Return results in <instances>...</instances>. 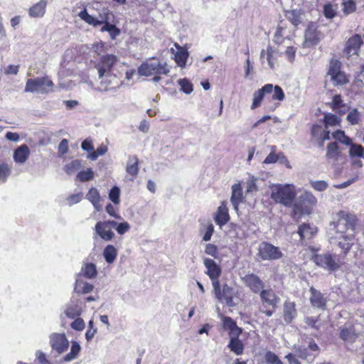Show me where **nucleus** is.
I'll use <instances>...</instances> for the list:
<instances>
[{
  "mask_svg": "<svg viewBox=\"0 0 364 364\" xmlns=\"http://www.w3.org/2000/svg\"><path fill=\"white\" fill-rule=\"evenodd\" d=\"M357 222L358 219L355 215L340 211L336 215L330 225L335 231L334 234H347L355 232Z\"/></svg>",
  "mask_w": 364,
  "mask_h": 364,
  "instance_id": "1",
  "label": "nucleus"
},
{
  "mask_svg": "<svg viewBox=\"0 0 364 364\" xmlns=\"http://www.w3.org/2000/svg\"><path fill=\"white\" fill-rule=\"evenodd\" d=\"M271 198L277 203L290 206L295 197V187L292 184H273L270 187Z\"/></svg>",
  "mask_w": 364,
  "mask_h": 364,
  "instance_id": "2",
  "label": "nucleus"
},
{
  "mask_svg": "<svg viewBox=\"0 0 364 364\" xmlns=\"http://www.w3.org/2000/svg\"><path fill=\"white\" fill-rule=\"evenodd\" d=\"M53 81L48 75H45L41 77L28 79L24 91L26 92L48 94L53 92Z\"/></svg>",
  "mask_w": 364,
  "mask_h": 364,
  "instance_id": "3",
  "label": "nucleus"
},
{
  "mask_svg": "<svg viewBox=\"0 0 364 364\" xmlns=\"http://www.w3.org/2000/svg\"><path fill=\"white\" fill-rule=\"evenodd\" d=\"M137 71L139 75L149 77L153 75H168L170 68L166 62H161L153 58L151 61L142 63Z\"/></svg>",
  "mask_w": 364,
  "mask_h": 364,
  "instance_id": "4",
  "label": "nucleus"
},
{
  "mask_svg": "<svg viewBox=\"0 0 364 364\" xmlns=\"http://www.w3.org/2000/svg\"><path fill=\"white\" fill-rule=\"evenodd\" d=\"M312 260L317 266L330 272L336 271L341 264L338 256L329 252L316 254Z\"/></svg>",
  "mask_w": 364,
  "mask_h": 364,
  "instance_id": "5",
  "label": "nucleus"
},
{
  "mask_svg": "<svg viewBox=\"0 0 364 364\" xmlns=\"http://www.w3.org/2000/svg\"><path fill=\"white\" fill-rule=\"evenodd\" d=\"M319 352V347L311 338H307L304 343L296 348L298 356L309 363L313 362Z\"/></svg>",
  "mask_w": 364,
  "mask_h": 364,
  "instance_id": "6",
  "label": "nucleus"
},
{
  "mask_svg": "<svg viewBox=\"0 0 364 364\" xmlns=\"http://www.w3.org/2000/svg\"><path fill=\"white\" fill-rule=\"evenodd\" d=\"M355 232L347 234H333L329 237V242L333 246L338 247L346 255L354 245Z\"/></svg>",
  "mask_w": 364,
  "mask_h": 364,
  "instance_id": "7",
  "label": "nucleus"
},
{
  "mask_svg": "<svg viewBox=\"0 0 364 364\" xmlns=\"http://www.w3.org/2000/svg\"><path fill=\"white\" fill-rule=\"evenodd\" d=\"M258 256L263 260H277L282 257L283 253L278 247L262 242L258 247Z\"/></svg>",
  "mask_w": 364,
  "mask_h": 364,
  "instance_id": "8",
  "label": "nucleus"
},
{
  "mask_svg": "<svg viewBox=\"0 0 364 364\" xmlns=\"http://www.w3.org/2000/svg\"><path fill=\"white\" fill-rule=\"evenodd\" d=\"M117 223L114 220L100 221L95 227L96 233L104 240L110 241L114 236L112 228H115Z\"/></svg>",
  "mask_w": 364,
  "mask_h": 364,
  "instance_id": "9",
  "label": "nucleus"
},
{
  "mask_svg": "<svg viewBox=\"0 0 364 364\" xmlns=\"http://www.w3.org/2000/svg\"><path fill=\"white\" fill-rule=\"evenodd\" d=\"M50 345L53 350L62 354L68 350L69 341L65 333H53L50 336Z\"/></svg>",
  "mask_w": 364,
  "mask_h": 364,
  "instance_id": "10",
  "label": "nucleus"
},
{
  "mask_svg": "<svg viewBox=\"0 0 364 364\" xmlns=\"http://www.w3.org/2000/svg\"><path fill=\"white\" fill-rule=\"evenodd\" d=\"M117 61V57L112 54L102 55L100 62L95 65L97 70L99 77H102L105 74L111 73V70Z\"/></svg>",
  "mask_w": 364,
  "mask_h": 364,
  "instance_id": "11",
  "label": "nucleus"
},
{
  "mask_svg": "<svg viewBox=\"0 0 364 364\" xmlns=\"http://www.w3.org/2000/svg\"><path fill=\"white\" fill-rule=\"evenodd\" d=\"M243 283L255 294L260 293L264 287V283L259 277L253 274H247L242 277Z\"/></svg>",
  "mask_w": 364,
  "mask_h": 364,
  "instance_id": "12",
  "label": "nucleus"
},
{
  "mask_svg": "<svg viewBox=\"0 0 364 364\" xmlns=\"http://www.w3.org/2000/svg\"><path fill=\"white\" fill-rule=\"evenodd\" d=\"M100 80V86L98 90L101 92H107L109 90H114L119 87V80L116 75L112 73L105 74L102 77H99Z\"/></svg>",
  "mask_w": 364,
  "mask_h": 364,
  "instance_id": "13",
  "label": "nucleus"
},
{
  "mask_svg": "<svg viewBox=\"0 0 364 364\" xmlns=\"http://www.w3.org/2000/svg\"><path fill=\"white\" fill-rule=\"evenodd\" d=\"M311 296L309 301L311 304L317 309L324 310L326 307L327 299L324 295L316 289L314 287H311L309 289Z\"/></svg>",
  "mask_w": 364,
  "mask_h": 364,
  "instance_id": "14",
  "label": "nucleus"
},
{
  "mask_svg": "<svg viewBox=\"0 0 364 364\" xmlns=\"http://www.w3.org/2000/svg\"><path fill=\"white\" fill-rule=\"evenodd\" d=\"M363 43L362 38L360 35L355 34L350 38L346 44L344 53L348 57L353 55H358V50Z\"/></svg>",
  "mask_w": 364,
  "mask_h": 364,
  "instance_id": "15",
  "label": "nucleus"
},
{
  "mask_svg": "<svg viewBox=\"0 0 364 364\" xmlns=\"http://www.w3.org/2000/svg\"><path fill=\"white\" fill-rule=\"evenodd\" d=\"M273 91L272 84H266L262 88L255 91L253 94L252 103L251 109H255V108L260 106L265 95L271 94Z\"/></svg>",
  "mask_w": 364,
  "mask_h": 364,
  "instance_id": "16",
  "label": "nucleus"
},
{
  "mask_svg": "<svg viewBox=\"0 0 364 364\" xmlns=\"http://www.w3.org/2000/svg\"><path fill=\"white\" fill-rule=\"evenodd\" d=\"M204 265L207 269L206 274L211 281L218 280L221 274V269L219 265L212 259H204Z\"/></svg>",
  "mask_w": 364,
  "mask_h": 364,
  "instance_id": "17",
  "label": "nucleus"
},
{
  "mask_svg": "<svg viewBox=\"0 0 364 364\" xmlns=\"http://www.w3.org/2000/svg\"><path fill=\"white\" fill-rule=\"evenodd\" d=\"M79 17L83 20L85 22L87 23L90 25H92L94 26H97L98 25H101L104 23V21L107 20H109V16H112V14L108 11L105 14V17L101 16V20H98L95 17L90 15L87 10L85 9L81 11L79 14Z\"/></svg>",
  "mask_w": 364,
  "mask_h": 364,
  "instance_id": "18",
  "label": "nucleus"
},
{
  "mask_svg": "<svg viewBox=\"0 0 364 364\" xmlns=\"http://www.w3.org/2000/svg\"><path fill=\"white\" fill-rule=\"evenodd\" d=\"M79 17L83 20L85 22L87 23L90 25H92L94 26H97L98 25H101L104 23V21L107 20H109V16H112V14L108 11L105 14V17L101 16V20H98L95 17L90 15L87 10L85 9L81 11L79 14Z\"/></svg>",
  "mask_w": 364,
  "mask_h": 364,
  "instance_id": "19",
  "label": "nucleus"
},
{
  "mask_svg": "<svg viewBox=\"0 0 364 364\" xmlns=\"http://www.w3.org/2000/svg\"><path fill=\"white\" fill-rule=\"evenodd\" d=\"M215 222L217 225L222 227L225 225L230 220L228 208L225 202H223L221 205L218 208V210L214 216Z\"/></svg>",
  "mask_w": 364,
  "mask_h": 364,
  "instance_id": "20",
  "label": "nucleus"
},
{
  "mask_svg": "<svg viewBox=\"0 0 364 364\" xmlns=\"http://www.w3.org/2000/svg\"><path fill=\"white\" fill-rule=\"evenodd\" d=\"M223 326L224 329L229 331L230 337L240 336L242 332V329L238 327L236 322L229 316L223 317Z\"/></svg>",
  "mask_w": 364,
  "mask_h": 364,
  "instance_id": "21",
  "label": "nucleus"
},
{
  "mask_svg": "<svg viewBox=\"0 0 364 364\" xmlns=\"http://www.w3.org/2000/svg\"><path fill=\"white\" fill-rule=\"evenodd\" d=\"M316 232V227L309 223H304L299 225L297 231L299 235L300 236L301 240L311 239L314 237Z\"/></svg>",
  "mask_w": 364,
  "mask_h": 364,
  "instance_id": "22",
  "label": "nucleus"
},
{
  "mask_svg": "<svg viewBox=\"0 0 364 364\" xmlns=\"http://www.w3.org/2000/svg\"><path fill=\"white\" fill-rule=\"evenodd\" d=\"M259 295L262 303H265L273 308H275L279 302V298L272 289H263Z\"/></svg>",
  "mask_w": 364,
  "mask_h": 364,
  "instance_id": "23",
  "label": "nucleus"
},
{
  "mask_svg": "<svg viewBox=\"0 0 364 364\" xmlns=\"http://www.w3.org/2000/svg\"><path fill=\"white\" fill-rule=\"evenodd\" d=\"M30 149L26 144H22L18 147L14 153V160L16 163L23 164L28 159Z\"/></svg>",
  "mask_w": 364,
  "mask_h": 364,
  "instance_id": "24",
  "label": "nucleus"
},
{
  "mask_svg": "<svg viewBox=\"0 0 364 364\" xmlns=\"http://www.w3.org/2000/svg\"><path fill=\"white\" fill-rule=\"evenodd\" d=\"M296 305L294 302L286 301L284 304V319L287 323H290L296 316Z\"/></svg>",
  "mask_w": 364,
  "mask_h": 364,
  "instance_id": "25",
  "label": "nucleus"
},
{
  "mask_svg": "<svg viewBox=\"0 0 364 364\" xmlns=\"http://www.w3.org/2000/svg\"><path fill=\"white\" fill-rule=\"evenodd\" d=\"M47 6V1L45 0H41L29 9V15L31 17L40 18L43 17L46 12V8Z\"/></svg>",
  "mask_w": 364,
  "mask_h": 364,
  "instance_id": "26",
  "label": "nucleus"
},
{
  "mask_svg": "<svg viewBox=\"0 0 364 364\" xmlns=\"http://www.w3.org/2000/svg\"><path fill=\"white\" fill-rule=\"evenodd\" d=\"M242 200V191L240 184H234L232 186L231 203L235 210H237L239 204Z\"/></svg>",
  "mask_w": 364,
  "mask_h": 364,
  "instance_id": "27",
  "label": "nucleus"
},
{
  "mask_svg": "<svg viewBox=\"0 0 364 364\" xmlns=\"http://www.w3.org/2000/svg\"><path fill=\"white\" fill-rule=\"evenodd\" d=\"M320 39V33L314 24H310L305 32V40L312 45L316 44Z\"/></svg>",
  "mask_w": 364,
  "mask_h": 364,
  "instance_id": "28",
  "label": "nucleus"
},
{
  "mask_svg": "<svg viewBox=\"0 0 364 364\" xmlns=\"http://www.w3.org/2000/svg\"><path fill=\"white\" fill-rule=\"evenodd\" d=\"M228 346L230 351L233 352L237 355H241L243 353L244 345L242 341L240 340L239 336H235L230 337Z\"/></svg>",
  "mask_w": 364,
  "mask_h": 364,
  "instance_id": "29",
  "label": "nucleus"
},
{
  "mask_svg": "<svg viewBox=\"0 0 364 364\" xmlns=\"http://www.w3.org/2000/svg\"><path fill=\"white\" fill-rule=\"evenodd\" d=\"M86 198L92 203L94 208L97 211L101 210L102 207L100 205V196L97 188H91L86 195Z\"/></svg>",
  "mask_w": 364,
  "mask_h": 364,
  "instance_id": "30",
  "label": "nucleus"
},
{
  "mask_svg": "<svg viewBox=\"0 0 364 364\" xmlns=\"http://www.w3.org/2000/svg\"><path fill=\"white\" fill-rule=\"evenodd\" d=\"M304 13L301 10L293 9L286 11V17L295 26L302 22Z\"/></svg>",
  "mask_w": 364,
  "mask_h": 364,
  "instance_id": "31",
  "label": "nucleus"
},
{
  "mask_svg": "<svg viewBox=\"0 0 364 364\" xmlns=\"http://www.w3.org/2000/svg\"><path fill=\"white\" fill-rule=\"evenodd\" d=\"M126 171L133 176L137 175L139 172V159L136 155L129 156Z\"/></svg>",
  "mask_w": 364,
  "mask_h": 364,
  "instance_id": "32",
  "label": "nucleus"
},
{
  "mask_svg": "<svg viewBox=\"0 0 364 364\" xmlns=\"http://www.w3.org/2000/svg\"><path fill=\"white\" fill-rule=\"evenodd\" d=\"M330 106L333 111L338 112L341 114H343L346 112V106L343 104L340 95H336L333 97L332 102L330 103Z\"/></svg>",
  "mask_w": 364,
  "mask_h": 364,
  "instance_id": "33",
  "label": "nucleus"
},
{
  "mask_svg": "<svg viewBox=\"0 0 364 364\" xmlns=\"http://www.w3.org/2000/svg\"><path fill=\"white\" fill-rule=\"evenodd\" d=\"M103 256L107 263L112 264L117 258V250L113 245H108L103 250Z\"/></svg>",
  "mask_w": 364,
  "mask_h": 364,
  "instance_id": "34",
  "label": "nucleus"
},
{
  "mask_svg": "<svg viewBox=\"0 0 364 364\" xmlns=\"http://www.w3.org/2000/svg\"><path fill=\"white\" fill-rule=\"evenodd\" d=\"M176 47L178 49V52L175 54V60L178 66L183 68L186 64V60L188 57V53L186 50L175 44Z\"/></svg>",
  "mask_w": 364,
  "mask_h": 364,
  "instance_id": "35",
  "label": "nucleus"
},
{
  "mask_svg": "<svg viewBox=\"0 0 364 364\" xmlns=\"http://www.w3.org/2000/svg\"><path fill=\"white\" fill-rule=\"evenodd\" d=\"M233 289L228 284H224L223 287V293H222V301L223 300L225 301L226 304L228 306H233Z\"/></svg>",
  "mask_w": 364,
  "mask_h": 364,
  "instance_id": "36",
  "label": "nucleus"
},
{
  "mask_svg": "<svg viewBox=\"0 0 364 364\" xmlns=\"http://www.w3.org/2000/svg\"><path fill=\"white\" fill-rule=\"evenodd\" d=\"M71 344L70 351L63 358L65 362H70L76 359L81 350L80 345L77 341H73Z\"/></svg>",
  "mask_w": 364,
  "mask_h": 364,
  "instance_id": "37",
  "label": "nucleus"
},
{
  "mask_svg": "<svg viewBox=\"0 0 364 364\" xmlns=\"http://www.w3.org/2000/svg\"><path fill=\"white\" fill-rule=\"evenodd\" d=\"M94 286L91 284L85 282L82 279H77L75 282V291L78 294H87L92 291Z\"/></svg>",
  "mask_w": 364,
  "mask_h": 364,
  "instance_id": "38",
  "label": "nucleus"
},
{
  "mask_svg": "<svg viewBox=\"0 0 364 364\" xmlns=\"http://www.w3.org/2000/svg\"><path fill=\"white\" fill-rule=\"evenodd\" d=\"M81 307L75 303L68 304L64 311L65 316L70 318H74L77 316H79L81 314Z\"/></svg>",
  "mask_w": 364,
  "mask_h": 364,
  "instance_id": "39",
  "label": "nucleus"
},
{
  "mask_svg": "<svg viewBox=\"0 0 364 364\" xmlns=\"http://www.w3.org/2000/svg\"><path fill=\"white\" fill-rule=\"evenodd\" d=\"M80 274L88 279L94 278L97 274L96 266L92 263H87L82 267Z\"/></svg>",
  "mask_w": 364,
  "mask_h": 364,
  "instance_id": "40",
  "label": "nucleus"
},
{
  "mask_svg": "<svg viewBox=\"0 0 364 364\" xmlns=\"http://www.w3.org/2000/svg\"><path fill=\"white\" fill-rule=\"evenodd\" d=\"M349 156L351 159H354L355 157L361 158L364 156V147L358 144H353V142L349 145Z\"/></svg>",
  "mask_w": 364,
  "mask_h": 364,
  "instance_id": "41",
  "label": "nucleus"
},
{
  "mask_svg": "<svg viewBox=\"0 0 364 364\" xmlns=\"http://www.w3.org/2000/svg\"><path fill=\"white\" fill-rule=\"evenodd\" d=\"M323 123L326 129L329 127L340 126L341 119L333 114L327 113L324 115Z\"/></svg>",
  "mask_w": 364,
  "mask_h": 364,
  "instance_id": "42",
  "label": "nucleus"
},
{
  "mask_svg": "<svg viewBox=\"0 0 364 364\" xmlns=\"http://www.w3.org/2000/svg\"><path fill=\"white\" fill-rule=\"evenodd\" d=\"M326 157L336 161L338 157V146L337 143L331 142L327 146Z\"/></svg>",
  "mask_w": 364,
  "mask_h": 364,
  "instance_id": "43",
  "label": "nucleus"
},
{
  "mask_svg": "<svg viewBox=\"0 0 364 364\" xmlns=\"http://www.w3.org/2000/svg\"><path fill=\"white\" fill-rule=\"evenodd\" d=\"M333 137L340 141L341 143L350 145L352 143V139L346 135L344 131L343 130H337L333 133Z\"/></svg>",
  "mask_w": 364,
  "mask_h": 364,
  "instance_id": "44",
  "label": "nucleus"
},
{
  "mask_svg": "<svg viewBox=\"0 0 364 364\" xmlns=\"http://www.w3.org/2000/svg\"><path fill=\"white\" fill-rule=\"evenodd\" d=\"M81 168V162L80 160H74L68 164L64 167V171L68 175H72Z\"/></svg>",
  "mask_w": 364,
  "mask_h": 364,
  "instance_id": "45",
  "label": "nucleus"
},
{
  "mask_svg": "<svg viewBox=\"0 0 364 364\" xmlns=\"http://www.w3.org/2000/svg\"><path fill=\"white\" fill-rule=\"evenodd\" d=\"M276 50L271 46H268L267 48V60L271 69H274L277 65L276 60Z\"/></svg>",
  "mask_w": 364,
  "mask_h": 364,
  "instance_id": "46",
  "label": "nucleus"
},
{
  "mask_svg": "<svg viewBox=\"0 0 364 364\" xmlns=\"http://www.w3.org/2000/svg\"><path fill=\"white\" fill-rule=\"evenodd\" d=\"M200 233L204 232V235L203 237V240L205 242L210 240L213 233L214 232V226L212 223H208L205 225L203 228H201L200 230Z\"/></svg>",
  "mask_w": 364,
  "mask_h": 364,
  "instance_id": "47",
  "label": "nucleus"
},
{
  "mask_svg": "<svg viewBox=\"0 0 364 364\" xmlns=\"http://www.w3.org/2000/svg\"><path fill=\"white\" fill-rule=\"evenodd\" d=\"M300 200L309 205H314L317 203L316 198L311 193L305 191L300 196Z\"/></svg>",
  "mask_w": 364,
  "mask_h": 364,
  "instance_id": "48",
  "label": "nucleus"
},
{
  "mask_svg": "<svg viewBox=\"0 0 364 364\" xmlns=\"http://www.w3.org/2000/svg\"><path fill=\"white\" fill-rule=\"evenodd\" d=\"M272 95L271 97L272 101H282L284 99V92L281 87L279 85H273Z\"/></svg>",
  "mask_w": 364,
  "mask_h": 364,
  "instance_id": "49",
  "label": "nucleus"
},
{
  "mask_svg": "<svg viewBox=\"0 0 364 364\" xmlns=\"http://www.w3.org/2000/svg\"><path fill=\"white\" fill-rule=\"evenodd\" d=\"M11 172V166L6 163H0V181L5 182Z\"/></svg>",
  "mask_w": 364,
  "mask_h": 364,
  "instance_id": "50",
  "label": "nucleus"
},
{
  "mask_svg": "<svg viewBox=\"0 0 364 364\" xmlns=\"http://www.w3.org/2000/svg\"><path fill=\"white\" fill-rule=\"evenodd\" d=\"M341 71V63L338 60L332 59L330 61L329 69L328 71V75L332 77L336 74L339 73Z\"/></svg>",
  "mask_w": 364,
  "mask_h": 364,
  "instance_id": "51",
  "label": "nucleus"
},
{
  "mask_svg": "<svg viewBox=\"0 0 364 364\" xmlns=\"http://www.w3.org/2000/svg\"><path fill=\"white\" fill-rule=\"evenodd\" d=\"M94 177V172L91 168H87L86 171H80L77 175V179L81 182L90 181Z\"/></svg>",
  "mask_w": 364,
  "mask_h": 364,
  "instance_id": "52",
  "label": "nucleus"
},
{
  "mask_svg": "<svg viewBox=\"0 0 364 364\" xmlns=\"http://www.w3.org/2000/svg\"><path fill=\"white\" fill-rule=\"evenodd\" d=\"M264 359L268 364H284L279 357L272 351H267L264 354Z\"/></svg>",
  "mask_w": 364,
  "mask_h": 364,
  "instance_id": "53",
  "label": "nucleus"
},
{
  "mask_svg": "<svg viewBox=\"0 0 364 364\" xmlns=\"http://www.w3.org/2000/svg\"><path fill=\"white\" fill-rule=\"evenodd\" d=\"M331 80L334 85H343L348 82L346 75L343 72H340L335 75L331 77Z\"/></svg>",
  "mask_w": 364,
  "mask_h": 364,
  "instance_id": "54",
  "label": "nucleus"
},
{
  "mask_svg": "<svg viewBox=\"0 0 364 364\" xmlns=\"http://www.w3.org/2000/svg\"><path fill=\"white\" fill-rule=\"evenodd\" d=\"M343 11L346 15L352 14L356 9V4L353 0H346L343 1Z\"/></svg>",
  "mask_w": 364,
  "mask_h": 364,
  "instance_id": "55",
  "label": "nucleus"
},
{
  "mask_svg": "<svg viewBox=\"0 0 364 364\" xmlns=\"http://www.w3.org/2000/svg\"><path fill=\"white\" fill-rule=\"evenodd\" d=\"M346 119L352 124L355 125L358 124L360 121V113L357 109H352L347 115Z\"/></svg>",
  "mask_w": 364,
  "mask_h": 364,
  "instance_id": "56",
  "label": "nucleus"
},
{
  "mask_svg": "<svg viewBox=\"0 0 364 364\" xmlns=\"http://www.w3.org/2000/svg\"><path fill=\"white\" fill-rule=\"evenodd\" d=\"M178 85L181 86V90L186 94H190L193 91V85L186 78L178 80Z\"/></svg>",
  "mask_w": 364,
  "mask_h": 364,
  "instance_id": "57",
  "label": "nucleus"
},
{
  "mask_svg": "<svg viewBox=\"0 0 364 364\" xmlns=\"http://www.w3.org/2000/svg\"><path fill=\"white\" fill-rule=\"evenodd\" d=\"M119 194L120 190L118 187L114 186L112 188L109 193V198L112 200L114 204H118L119 203Z\"/></svg>",
  "mask_w": 364,
  "mask_h": 364,
  "instance_id": "58",
  "label": "nucleus"
},
{
  "mask_svg": "<svg viewBox=\"0 0 364 364\" xmlns=\"http://www.w3.org/2000/svg\"><path fill=\"white\" fill-rule=\"evenodd\" d=\"M311 187L317 191H323L328 188V183L326 181H311Z\"/></svg>",
  "mask_w": 364,
  "mask_h": 364,
  "instance_id": "59",
  "label": "nucleus"
},
{
  "mask_svg": "<svg viewBox=\"0 0 364 364\" xmlns=\"http://www.w3.org/2000/svg\"><path fill=\"white\" fill-rule=\"evenodd\" d=\"M212 282V284H213V293L215 296V298L219 301H222V293H223V289H221V287H220V282H219V280H213V281H211Z\"/></svg>",
  "mask_w": 364,
  "mask_h": 364,
  "instance_id": "60",
  "label": "nucleus"
},
{
  "mask_svg": "<svg viewBox=\"0 0 364 364\" xmlns=\"http://www.w3.org/2000/svg\"><path fill=\"white\" fill-rule=\"evenodd\" d=\"M336 14V9L331 4H326L323 7V14L327 18H333Z\"/></svg>",
  "mask_w": 364,
  "mask_h": 364,
  "instance_id": "61",
  "label": "nucleus"
},
{
  "mask_svg": "<svg viewBox=\"0 0 364 364\" xmlns=\"http://www.w3.org/2000/svg\"><path fill=\"white\" fill-rule=\"evenodd\" d=\"M70 326L73 329L80 331L85 328V324L82 318H77L71 323Z\"/></svg>",
  "mask_w": 364,
  "mask_h": 364,
  "instance_id": "62",
  "label": "nucleus"
},
{
  "mask_svg": "<svg viewBox=\"0 0 364 364\" xmlns=\"http://www.w3.org/2000/svg\"><path fill=\"white\" fill-rule=\"evenodd\" d=\"M114 228L118 234L123 235L129 230L130 225L127 222H123L119 224L117 223Z\"/></svg>",
  "mask_w": 364,
  "mask_h": 364,
  "instance_id": "63",
  "label": "nucleus"
},
{
  "mask_svg": "<svg viewBox=\"0 0 364 364\" xmlns=\"http://www.w3.org/2000/svg\"><path fill=\"white\" fill-rule=\"evenodd\" d=\"M19 65H9L4 68V74L6 75H16L19 71Z\"/></svg>",
  "mask_w": 364,
  "mask_h": 364,
  "instance_id": "64",
  "label": "nucleus"
}]
</instances>
